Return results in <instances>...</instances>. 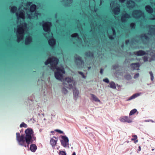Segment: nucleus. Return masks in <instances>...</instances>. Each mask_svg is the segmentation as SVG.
Instances as JSON below:
<instances>
[{
    "mask_svg": "<svg viewBox=\"0 0 155 155\" xmlns=\"http://www.w3.org/2000/svg\"><path fill=\"white\" fill-rule=\"evenodd\" d=\"M51 25V23L50 22H47L44 23L43 25V28L44 30L46 32L50 31Z\"/></svg>",
    "mask_w": 155,
    "mask_h": 155,
    "instance_id": "obj_7",
    "label": "nucleus"
},
{
    "mask_svg": "<svg viewBox=\"0 0 155 155\" xmlns=\"http://www.w3.org/2000/svg\"><path fill=\"white\" fill-rule=\"evenodd\" d=\"M140 66L139 63H133L130 64V67L133 70H139Z\"/></svg>",
    "mask_w": 155,
    "mask_h": 155,
    "instance_id": "obj_12",
    "label": "nucleus"
},
{
    "mask_svg": "<svg viewBox=\"0 0 155 155\" xmlns=\"http://www.w3.org/2000/svg\"><path fill=\"white\" fill-rule=\"evenodd\" d=\"M145 9L146 11L149 13H152L153 12V8L149 5H147L145 7Z\"/></svg>",
    "mask_w": 155,
    "mask_h": 155,
    "instance_id": "obj_18",
    "label": "nucleus"
},
{
    "mask_svg": "<svg viewBox=\"0 0 155 155\" xmlns=\"http://www.w3.org/2000/svg\"><path fill=\"white\" fill-rule=\"evenodd\" d=\"M120 10L119 7H117L114 9L113 10V12L114 14L116 15L119 14L120 12Z\"/></svg>",
    "mask_w": 155,
    "mask_h": 155,
    "instance_id": "obj_21",
    "label": "nucleus"
},
{
    "mask_svg": "<svg viewBox=\"0 0 155 155\" xmlns=\"http://www.w3.org/2000/svg\"><path fill=\"white\" fill-rule=\"evenodd\" d=\"M55 131L56 132H58L60 134H63V132L59 130L56 129L55 130Z\"/></svg>",
    "mask_w": 155,
    "mask_h": 155,
    "instance_id": "obj_47",
    "label": "nucleus"
},
{
    "mask_svg": "<svg viewBox=\"0 0 155 155\" xmlns=\"http://www.w3.org/2000/svg\"><path fill=\"white\" fill-rule=\"evenodd\" d=\"M125 79L127 80H130L131 79V76L130 74H127L124 76Z\"/></svg>",
    "mask_w": 155,
    "mask_h": 155,
    "instance_id": "obj_35",
    "label": "nucleus"
},
{
    "mask_svg": "<svg viewBox=\"0 0 155 155\" xmlns=\"http://www.w3.org/2000/svg\"><path fill=\"white\" fill-rule=\"evenodd\" d=\"M16 15L18 19L19 18H21L23 19H25V15L23 10L20 12L19 14L18 12L16 13Z\"/></svg>",
    "mask_w": 155,
    "mask_h": 155,
    "instance_id": "obj_14",
    "label": "nucleus"
},
{
    "mask_svg": "<svg viewBox=\"0 0 155 155\" xmlns=\"http://www.w3.org/2000/svg\"><path fill=\"white\" fill-rule=\"evenodd\" d=\"M39 14L37 13L36 12H35L34 14L32 13L30 14L27 13L28 18L30 19H33L36 17H37L38 15Z\"/></svg>",
    "mask_w": 155,
    "mask_h": 155,
    "instance_id": "obj_16",
    "label": "nucleus"
},
{
    "mask_svg": "<svg viewBox=\"0 0 155 155\" xmlns=\"http://www.w3.org/2000/svg\"><path fill=\"white\" fill-rule=\"evenodd\" d=\"M149 73L150 75V79L151 81H153L154 79L153 74L151 71H150Z\"/></svg>",
    "mask_w": 155,
    "mask_h": 155,
    "instance_id": "obj_38",
    "label": "nucleus"
},
{
    "mask_svg": "<svg viewBox=\"0 0 155 155\" xmlns=\"http://www.w3.org/2000/svg\"><path fill=\"white\" fill-rule=\"evenodd\" d=\"M150 121V120H144V121L145 122H149Z\"/></svg>",
    "mask_w": 155,
    "mask_h": 155,
    "instance_id": "obj_62",
    "label": "nucleus"
},
{
    "mask_svg": "<svg viewBox=\"0 0 155 155\" xmlns=\"http://www.w3.org/2000/svg\"><path fill=\"white\" fill-rule=\"evenodd\" d=\"M139 73H137L136 74H135L134 76V79H136V78H137L139 76Z\"/></svg>",
    "mask_w": 155,
    "mask_h": 155,
    "instance_id": "obj_48",
    "label": "nucleus"
},
{
    "mask_svg": "<svg viewBox=\"0 0 155 155\" xmlns=\"http://www.w3.org/2000/svg\"><path fill=\"white\" fill-rule=\"evenodd\" d=\"M140 38L142 43L144 45L147 44L150 41V38L146 34H142L140 35Z\"/></svg>",
    "mask_w": 155,
    "mask_h": 155,
    "instance_id": "obj_6",
    "label": "nucleus"
},
{
    "mask_svg": "<svg viewBox=\"0 0 155 155\" xmlns=\"http://www.w3.org/2000/svg\"><path fill=\"white\" fill-rule=\"evenodd\" d=\"M134 42H138V40L135 39L134 38H133L132 40V41H130V43H131L132 44H133V43Z\"/></svg>",
    "mask_w": 155,
    "mask_h": 155,
    "instance_id": "obj_42",
    "label": "nucleus"
},
{
    "mask_svg": "<svg viewBox=\"0 0 155 155\" xmlns=\"http://www.w3.org/2000/svg\"><path fill=\"white\" fill-rule=\"evenodd\" d=\"M131 17L130 15L125 13L122 14L121 17V20L122 22H125L128 19L131 18Z\"/></svg>",
    "mask_w": 155,
    "mask_h": 155,
    "instance_id": "obj_8",
    "label": "nucleus"
},
{
    "mask_svg": "<svg viewBox=\"0 0 155 155\" xmlns=\"http://www.w3.org/2000/svg\"><path fill=\"white\" fill-rule=\"evenodd\" d=\"M25 135H21L19 133H16V140L19 145L29 148L30 144H31L29 149L33 152H35L37 149L36 145L33 143L36 141V138L33 130L31 128H28L25 130Z\"/></svg>",
    "mask_w": 155,
    "mask_h": 155,
    "instance_id": "obj_1",
    "label": "nucleus"
},
{
    "mask_svg": "<svg viewBox=\"0 0 155 155\" xmlns=\"http://www.w3.org/2000/svg\"><path fill=\"white\" fill-rule=\"evenodd\" d=\"M117 0H116V1H115L114 2H111L110 4V6L111 7H114L115 5V4L117 3Z\"/></svg>",
    "mask_w": 155,
    "mask_h": 155,
    "instance_id": "obj_39",
    "label": "nucleus"
},
{
    "mask_svg": "<svg viewBox=\"0 0 155 155\" xmlns=\"http://www.w3.org/2000/svg\"><path fill=\"white\" fill-rule=\"evenodd\" d=\"M119 67V65L118 64H116L112 66V68L114 70H115Z\"/></svg>",
    "mask_w": 155,
    "mask_h": 155,
    "instance_id": "obj_43",
    "label": "nucleus"
},
{
    "mask_svg": "<svg viewBox=\"0 0 155 155\" xmlns=\"http://www.w3.org/2000/svg\"><path fill=\"white\" fill-rule=\"evenodd\" d=\"M109 39L111 40L113 39L114 38V37L112 35H109Z\"/></svg>",
    "mask_w": 155,
    "mask_h": 155,
    "instance_id": "obj_52",
    "label": "nucleus"
},
{
    "mask_svg": "<svg viewBox=\"0 0 155 155\" xmlns=\"http://www.w3.org/2000/svg\"><path fill=\"white\" fill-rule=\"evenodd\" d=\"M141 147L140 146H139V147H138V150L139 151H140L141 150Z\"/></svg>",
    "mask_w": 155,
    "mask_h": 155,
    "instance_id": "obj_59",
    "label": "nucleus"
},
{
    "mask_svg": "<svg viewBox=\"0 0 155 155\" xmlns=\"http://www.w3.org/2000/svg\"><path fill=\"white\" fill-rule=\"evenodd\" d=\"M90 25L91 28H93L95 27V26L97 25V24L96 23H93L91 21H90Z\"/></svg>",
    "mask_w": 155,
    "mask_h": 155,
    "instance_id": "obj_37",
    "label": "nucleus"
},
{
    "mask_svg": "<svg viewBox=\"0 0 155 155\" xmlns=\"http://www.w3.org/2000/svg\"><path fill=\"white\" fill-rule=\"evenodd\" d=\"M78 73L81 74L83 78H86V77L84 76L83 73L82 72L79 71Z\"/></svg>",
    "mask_w": 155,
    "mask_h": 155,
    "instance_id": "obj_44",
    "label": "nucleus"
},
{
    "mask_svg": "<svg viewBox=\"0 0 155 155\" xmlns=\"http://www.w3.org/2000/svg\"><path fill=\"white\" fill-rule=\"evenodd\" d=\"M64 1L65 5L67 6H70L73 2L72 0H65Z\"/></svg>",
    "mask_w": 155,
    "mask_h": 155,
    "instance_id": "obj_27",
    "label": "nucleus"
},
{
    "mask_svg": "<svg viewBox=\"0 0 155 155\" xmlns=\"http://www.w3.org/2000/svg\"><path fill=\"white\" fill-rule=\"evenodd\" d=\"M91 95L94 101L97 102H99L100 101V100L94 94H91Z\"/></svg>",
    "mask_w": 155,
    "mask_h": 155,
    "instance_id": "obj_29",
    "label": "nucleus"
},
{
    "mask_svg": "<svg viewBox=\"0 0 155 155\" xmlns=\"http://www.w3.org/2000/svg\"><path fill=\"white\" fill-rule=\"evenodd\" d=\"M103 81H104L107 83H109V79L107 78H106L104 79Z\"/></svg>",
    "mask_w": 155,
    "mask_h": 155,
    "instance_id": "obj_45",
    "label": "nucleus"
},
{
    "mask_svg": "<svg viewBox=\"0 0 155 155\" xmlns=\"http://www.w3.org/2000/svg\"><path fill=\"white\" fill-rule=\"evenodd\" d=\"M108 87L113 89H115L116 88L115 84L113 81H111Z\"/></svg>",
    "mask_w": 155,
    "mask_h": 155,
    "instance_id": "obj_26",
    "label": "nucleus"
},
{
    "mask_svg": "<svg viewBox=\"0 0 155 155\" xmlns=\"http://www.w3.org/2000/svg\"><path fill=\"white\" fill-rule=\"evenodd\" d=\"M61 91L62 93L64 94H66L68 92L67 90L64 87H63L62 88Z\"/></svg>",
    "mask_w": 155,
    "mask_h": 155,
    "instance_id": "obj_34",
    "label": "nucleus"
},
{
    "mask_svg": "<svg viewBox=\"0 0 155 155\" xmlns=\"http://www.w3.org/2000/svg\"><path fill=\"white\" fill-rule=\"evenodd\" d=\"M32 41L31 37L29 36L27 37L25 40V44L26 45L29 44Z\"/></svg>",
    "mask_w": 155,
    "mask_h": 155,
    "instance_id": "obj_19",
    "label": "nucleus"
},
{
    "mask_svg": "<svg viewBox=\"0 0 155 155\" xmlns=\"http://www.w3.org/2000/svg\"><path fill=\"white\" fill-rule=\"evenodd\" d=\"M134 2L132 1H127V4L128 5H130L131 3H134Z\"/></svg>",
    "mask_w": 155,
    "mask_h": 155,
    "instance_id": "obj_49",
    "label": "nucleus"
},
{
    "mask_svg": "<svg viewBox=\"0 0 155 155\" xmlns=\"http://www.w3.org/2000/svg\"><path fill=\"white\" fill-rule=\"evenodd\" d=\"M27 125L24 122H22L20 125V127L21 128L22 127L27 128Z\"/></svg>",
    "mask_w": 155,
    "mask_h": 155,
    "instance_id": "obj_36",
    "label": "nucleus"
},
{
    "mask_svg": "<svg viewBox=\"0 0 155 155\" xmlns=\"http://www.w3.org/2000/svg\"><path fill=\"white\" fill-rule=\"evenodd\" d=\"M150 19L152 20H155V15H153L150 16Z\"/></svg>",
    "mask_w": 155,
    "mask_h": 155,
    "instance_id": "obj_50",
    "label": "nucleus"
},
{
    "mask_svg": "<svg viewBox=\"0 0 155 155\" xmlns=\"http://www.w3.org/2000/svg\"><path fill=\"white\" fill-rule=\"evenodd\" d=\"M130 27L132 28H135V24L134 23H131L130 24Z\"/></svg>",
    "mask_w": 155,
    "mask_h": 155,
    "instance_id": "obj_41",
    "label": "nucleus"
},
{
    "mask_svg": "<svg viewBox=\"0 0 155 155\" xmlns=\"http://www.w3.org/2000/svg\"><path fill=\"white\" fill-rule=\"evenodd\" d=\"M144 61H146L147 60V58L146 57H144L143 58Z\"/></svg>",
    "mask_w": 155,
    "mask_h": 155,
    "instance_id": "obj_56",
    "label": "nucleus"
},
{
    "mask_svg": "<svg viewBox=\"0 0 155 155\" xmlns=\"http://www.w3.org/2000/svg\"><path fill=\"white\" fill-rule=\"evenodd\" d=\"M64 86L68 88L69 89H71L73 88V86L72 84L65 83V82L64 83Z\"/></svg>",
    "mask_w": 155,
    "mask_h": 155,
    "instance_id": "obj_25",
    "label": "nucleus"
},
{
    "mask_svg": "<svg viewBox=\"0 0 155 155\" xmlns=\"http://www.w3.org/2000/svg\"><path fill=\"white\" fill-rule=\"evenodd\" d=\"M71 37H75L77 38L78 40L77 41L81 42L82 40L79 36L78 35L77 33H74L71 35Z\"/></svg>",
    "mask_w": 155,
    "mask_h": 155,
    "instance_id": "obj_23",
    "label": "nucleus"
},
{
    "mask_svg": "<svg viewBox=\"0 0 155 155\" xmlns=\"http://www.w3.org/2000/svg\"><path fill=\"white\" fill-rule=\"evenodd\" d=\"M151 122H154V121H153V120H150Z\"/></svg>",
    "mask_w": 155,
    "mask_h": 155,
    "instance_id": "obj_63",
    "label": "nucleus"
},
{
    "mask_svg": "<svg viewBox=\"0 0 155 155\" xmlns=\"http://www.w3.org/2000/svg\"><path fill=\"white\" fill-rule=\"evenodd\" d=\"M132 17L138 19L141 17H144V14L140 10H136L133 11L132 13Z\"/></svg>",
    "mask_w": 155,
    "mask_h": 155,
    "instance_id": "obj_4",
    "label": "nucleus"
},
{
    "mask_svg": "<svg viewBox=\"0 0 155 155\" xmlns=\"http://www.w3.org/2000/svg\"><path fill=\"white\" fill-rule=\"evenodd\" d=\"M129 42V40H127L126 41L125 43L126 45H127Z\"/></svg>",
    "mask_w": 155,
    "mask_h": 155,
    "instance_id": "obj_57",
    "label": "nucleus"
},
{
    "mask_svg": "<svg viewBox=\"0 0 155 155\" xmlns=\"http://www.w3.org/2000/svg\"><path fill=\"white\" fill-rule=\"evenodd\" d=\"M137 111V110L136 109H134L132 110L130 112L129 115L131 116L134 114Z\"/></svg>",
    "mask_w": 155,
    "mask_h": 155,
    "instance_id": "obj_32",
    "label": "nucleus"
},
{
    "mask_svg": "<svg viewBox=\"0 0 155 155\" xmlns=\"http://www.w3.org/2000/svg\"><path fill=\"white\" fill-rule=\"evenodd\" d=\"M89 136L93 138H95L94 135L92 133H89Z\"/></svg>",
    "mask_w": 155,
    "mask_h": 155,
    "instance_id": "obj_46",
    "label": "nucleus"
},
{
    "mask_svg": "<svg viewBox=\"0 0 155 155\" xmlns=\"http://www.w3.org/2000/svg\"><path fill=\"white\" fill-rule=\"evenodd\" d=\"M62 140H60L61 145L64 147L69 148V139L66 136H61Z\"/></svg>",
    "mask_w": 155,
    "mask_h": 155,
    "instance_id": "obj_5",
    "label": "nucleus"
},
{
    "mask_svg": "<svg viewBox=\"0 0 155 155\" xmlns=\"http://www.w3.org/2000/svg\"><path fill=\"white\" fill-rule=\"evenodd\" d=\"M103 69L102 68L101 69L100 71V73L101 75H102L103 74Z\"/></svg>",
    "mask_w": 155,
    "mask_h": 155,
    "instance_id": "obj_55",
    "label": "nucleus"
},
{
    "mask_svg": "<svg viewBox=\"0 0 155 155\" xmlns=\"http://www.w3.org/2000/svg\"><path fill=\"white\" fill-rule=\"evenodd\" d=\"M125 0H119V1L121 3H124Z\"/></svg>",
    "mask_w": 155,
    "mask_h": 155,
    "instance_id": "obj_58",
    "label": "nucleus"
},
{
    "mask_svg": "<svg viewBox=\"0 0 155 155\" xmlns=\"http://www.w3.org/2000/svg\"><path fill=\"white\" fill-rule=\"evenodd\" d=\"M134 54L137 56H141L146 54V52L144 51L141 50L137 51L135 52Z\"/></svg>",
    "mask_w": 155,
    "mask_h": 155,
    "instance_id": "obj_15",
    "label": "nucleus"
},
{
    "mask_svg": "<svg viewBox=\"0 0 155 155\" xmlns=\"http://www.w3.org/2000/svg\"><path fill=\"white\" fill-rule=\"evenodd\" d=\"M77 27L78 28L81 29L82 26L81 24L78 25V24Z\"/></svg>",
    "mask_w": 155,
    "mask_h": 155,
    "instance_id": "obj_53",
    "label": "nucleus"
},
{
    "mask_svg": "<svg viewBox=\"0 0 155 155\" xmlns=\"http://www.w3.org/2000/svg\"><path fill=\"white\" fill-rule=\"evenodd\" d=\"M26 23H22L20 25H17L16 35L17 36V41L19 43L23 39L24 33L23 28L26 27Z\"/></svg>",
    "mask_w": 155,
    "mask_h": 155,
    "instance_id": "obj_3",
    "label": "nucleus"
},
{
    "mask_svg": "<svg viewBox=\"0 0 155 155\" xmlns=\"http://www.w3.org/2000/svg\"><path fill=\"white\" fill-rule=\"evenodd\" d=\"M134 5H128L127 7L128 8H132L134 7Z\"/></svg>",
    "mask_w": 155,
    "mask_h": 155,
    "instance_id": "obj_54",
    "label": "nucleus"
},
{
    "mask_svg": "<svg viewBox=\"0 0 155 155\" xmlns=\"http://www.w3.org/2000/svg\"><path fill=\"white\" fill-rule=\"evenodd\" d=\"M57 141V140H54L53 138H52L50 140V143L52 147H54L56 146Z\"/></svg>",
    "mask_w": 155,
    "mask_h": 155,
    "instance_id": "obj_20",
    "label": "nucleus"
},
{
    "mask_svg": "<svg viewBox=\"0 0 155 155\" xmlns=\"http://www.w3.org/2000/svg\"><path fill=\"white\" fill-rule=\"evenodd\" d=\"M141 93H136L134 94L132 96L130 97L127 100V101H129L135 99L140 95Z\"/></svg>",
    "mask_w": 155,
    "mask_h": 155,
    "instance_id": "obj_17",
    "label": "nucleus"
},
{
    "mask_svg": "<svg viewBox=\"0 0 155 155\" xmlns=\"http://www.w3.org/2000/svg\"><path fill=\"white\" fill-rule=\"evenodd\" d=\"M48 43L51 46H53L55 45V41L54 39H51L49 40Z\"/></svg>",
    "mask_w": 155,
    "mask_h": 155,
    "instance_id": "obj_24",
    "label": "nucleus"
},
{
    "mask_svg": "<svg viewBox=\"0 0 155 155\" xmlns=\"http://www.w3.org/2000/svg\"><path fill=\"white\" fill-rule=\"evenodd\" d=\"M17 10V8L16 7L13 6L12 7L11 9V12L13 13H14Z\"/></svg>",
    "mask_w": 155,
    "mask_h": 155,
    "instance_id": "obj_31",
    "label": "nucleus"
},
{
    "mask_svg": "<svg viewBox=\"0 0 155 155\" xmlns=\"http://www.w3.org/2000/svg\"><path fill=\"white\" fill-rule=\"evenodd\" d=\"M73 91L74 95V100H76L78 97L79 94V92L78 89L74 87L73 89Z\"/></svg>",
    "mask_w": 155,
    "mask_h": 155,
    "instance_id": "obj_11",
    "label": "nucleus"
},
{
    "mask_svg": "<svg viewBox=\"0 0 155 155\" xmlns=\"http://www.w3.org/2000/svg\"><path fill=\"white\" fill-rule=\"evenodd\" d=\"M75 62L77 65L82 66L83 65L84 62L82 60L81 57L78 56L75 58Z\"/></svg>",
    "mask_w": 155,
    "mask_h": 155,
    "instance_id": "obj_9",
    "label": "nucleus"
},
{
    "mask_svg": "<svg viewBox=\"0 0 155 155\" xmlns=\"http://www.w3.org/2000/svg\"><path fill=\"white\" fill-rule=\"evenodd\" d=\"M73 81V80L69 78H66L63 81V85H64V83H65L69 84L70 83L72 82Z\"/></svg>",
    "mask_w": 155,
    "mask_h": 155,
    "instance_id": "obj_22",
    "label": "nucleus"
},
{
    "mask_svg": "<svg viewBox=\"0 0 155 155\" xmlns=\"http://www.w3.org/2000/svg\"><path fill=\"white\" fill-rule=\"evenodd\" d=\"M120 120V121L122 122L130 123L132 122V120H131L127 116H124L121 117Z\"/></svg>",
    "mask_w": 155,
    "mask_h": 155,
    "instance_id": "obj_10",
    "label": "nucleus"
},
{
    "mask_svg": "<svg viewBox=\"0 0 155 155\" xmlns=\"http://www.w3.org/2000/svg\"><path fill=\"white\" fill-rule=\"evenodd\" d=\"M85 55L87 57H92L93 56V54L92 52L89 51L85 53Z\"/></svg>",
    "mask_w": 155,
    "mask_h": 155,
    "instance_id": "obj_30",
    "label": "nucleus"
},
{
    "mask_svg": "<svg viewBox=\"0 0 155 155\" xmlns=\"http://www.w3.org/2000/svg\"><path fill=\"white\" fill-rule=\"evenodd\" d=\"M153 25H150L149 26V28L148 31V34L151 35H153L155 33V27L152 26Z\"/></svg>",
    "mask_w": 155,
    "mask_h": 155,
    "instance_id": "obj_13",
    "label": "nucleus"
},
{
    "mask_svg": "<svg viewBox=\"0 0 155 155\" xmlns=\"http://www.w3.org/2000/svg\"><path fill=\"white\" fill-rule=\"evenodd\" d=\"M111 28L113 31V35H116V32L115 30L114 29V28L113 27H112Z\"/></svg>",
    "mask_w": 155,
    "mask_h": 155,
    "instance_id": "obj_51",
    "label": "nucleus"
},
{
    "mask_svg": "<svg viewBox=\"0 0 155 155\" xmlns=\"http://www.w3.org/2000/svg\"><path fill=\"white\" fill-rule=\"evenodd\" d=\"M36 6L35 5H31L30 7V11L31 12H34L36 9Z\"/></svg>",
    "mask_w": 155,
    "mask_h": 155,
    "instance_id": "obj_28",
    "label": "nucleus"
},
{
    "mask_svg": "<svg viewBox=\"0 0 155 155\" xmlns=\"http://www.w3.org/2000/svg\"><path fill=\"white\" fill-rule=\"evenodd\" d=\"M103 0H100V5H101L102 3Z\"/></svg>",
    "mask_w": 155,
    "mask_h": 155,
    "instance_id": "obj_60",
    "label": "nucleus"
},
{
    "mask_svg": "<svg viewBox=\"0 0 155 155\" xmlns=\"http://www.w3.org/2000/svg\"><path fill=\"white\" fill-rule=\"evenodd\" d=\"M133 137H134V138H132L131 139V140H134V142L135 143H136L138 142V140L137 139V137L136 135H134L133 136Z\"/></svg>",
    "mask_w": 155,
    "mask_h": 155,
    "instance_id": "obj_33",
    "label": "nucleus"
},
{
    "mask_svg": "<svg viewBox=\"0 0 155 155\" xmlns=\"http://www.w3.org/2000/svg\"><path fill=\"white\" fill-rule=\"evenodd\" d=\"M59 62L58 59L55 58H49L45 62V64L47 65L49 64H51V68L53 71L56 70L54 72L55 78L58 80L61 81L63 78V75L65 74L64 68L63 66L58 67L57 66Z\"/></svg>",
    "mask_w": 155,
    "mask_h": 155,
    "instance_id": "obj_2",
    "label": "nucleus"
},
{
    "mask_svg": "<svg viewBox=\"0 0 155 155\" xmlns=\"http://www.w3.org/2000/svg\"><path fill=\"white\" fill-rule=\"evenodd\" d=\"M72 155H76L75 152H74Z\"/></svg>",
    "mask_w": 155,
    "mask_h": 155,
    "instance_id": "obj_61",
    "label": "nucleus"
},
{
    "mask_svg": "<svg viewBox=\"0 0 155 155\" xmlns=\"http://www.w3.org/2000/svg\"><path fill=\"white\" fill-rule=\"evenodd\" d=\"M91 68V67H89L88 68V69H90Z\"/></svg>",
    "mask_w": 155,
    "mask_h": 155,
    "instance_id": "obj_64",
    "label": "nucleus"
},
{
    "mask_svg": "<svg viewBox=\"0 0 155 155\" xmlns=\"http://www.w3.org/2000/svg\"><path fill=\"white\" fill-rule=\"evenodd\" d=\"M59 155H66V154L65 151H60L59 153Z\"/></svg>",
    "mask_w": 155,
    "mask_h": 155,
    "instance_id": "obj_40",
    "label": "nucleus"
}]
</instances>
